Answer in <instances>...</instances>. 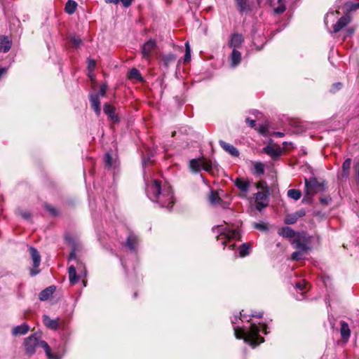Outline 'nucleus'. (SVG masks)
I'll use <instances>...</instances> for the list:
<instances>
[{"mask_svg":"<svg viewBox=\"0 0 359 359\" xmlns=\"http://www.w3.org/2000/svg\"><path fill=\"white\" fill-rule=\"evenodd\" d=\"M146 193L149 198L157 203L162 208H172L175 203L173 192L171 187L168 184L161 185L156 180L147 184Z\"/></svg>","mask_w":359,"mask_h":359,"instance_id":"nucleus-1","label":"nucleus"},{"mask_svg":"<svg viewBox=\"0 0 359 359\" xmlns=\"http://www.w3.org/2000/svg\"><path fill=\"white\" fill-rule=\"evenodd\" d=\"M237 320L238 317L236 316H235L231 320V323L233 324V327L234 330V334L236 339H243L245 343L249 344L253 348L264 341V338L260 337L259 335V333L262 329L265 334H267L266 325H257L252 323L251 324L249 330L246 332L244 329L236 326Z\"/></svg>","mask_w":359,"mask_h":359,"instance_id":"nucleus-2","label":"nucleus"},{"mask_svg":"<svg viewBox=\"0 0 359 359\" xmlns=\"http://www.w3.org/2000/svg\"><path fill=\"white\" fill-rule=\"evenodd\" d=\"M212 231L217 233V241H220L224 247L229 246L231 250L234 248L236 242L241 238L239 231L232 225L224 224L218 225L212 227Z\"/></svg>","mask_w":359,"mask_h":359,"instance_id":"nucleus-3","label":"nucleus"},{"mask_svg":"<svg viewBox=\"0 0 359 359\" xmlns=\"http://www.w3.org/2000/svg\"><path fill=\"white\" fill-rule=\"evenodd\" d=\"M25 352L27 355H32L36 351V347H41L44 349L47 357L49 359H60L57 355L51 353L49 345L45 341L40 340V337L34 334L25 341Z\"/></svg>","mask_w":359,"mask_h":359,"instance_id":"nucleus-4","label":"nucleus"},{"mask_svg":"<svg viewBox=\"0 0 359 359\" xmlns=\"http://www.w3.org/2000/svg\"><path fill=\"white\" fill-rule=\"evenodd\" d=\"M292 245L297 249V251L294 252L291 256L293 260L302 259L308 255L309 247L307 238L302 240L301 238L297 237L296 240L292 241Z\"/></svg>","mask_w":359,"mask_h":359,"instance_id":"nucleus-5","label":"nucleus"},{"mask_svg":"<svg viewBox=\"0 0 359 359\" xmlns=\"http://www.w3.org/2000/svg\"><path fill=\"white\" fill-rule=\"evenodd\" d=\"M212 162L207 158H194L189 161V168L193 172H198L201 170L210 172L212 169Z\"/></svg>","mask_w":359,"mask_h":359,"instance_id":"nucleus-6","label":"nucleus"},{"mask_svg":"<svg viewBox=\"0 0 359 359\" xmlns=\"http://www.w3.org/2000/svg\"><path fill=\"white\" fill-rule=\"evenodd\" d=\"M278 233L283 237L290 238L291 241L292 240H296L297 237L299 238H301L302 240L307 238L305 234L295 232L292 228L289 226H284L280 228Z\"/></svg>","mask_w":359,"mask_h":359,"instance_id":"nucleus-7","label":"nucleus"},{"mask_svg":"<svg viewBox=\"0 0 359 359\" xmlns=\"http://www.w3.org/2000/svg\"><path fill=\"white\" fill-rule=\"evenodd\" d=\"M32 259L33 260V268L30 270V275L34 276L39 273V268L41 262V256L36 248L34 247L29 248Z\"/></svg>","mask_w":359,"mask_h":359,"instance_id":"nucleus-8","label":"nucleus"},{"mask_svg":"<svg viewBox=\"0 0 359 359\" xmlns=\"http://www.w3.org/2000/svg\"><path fill=\"white\" fill-rule=\"evenodd\" d=\"M304 182L305 187L304 191L305 197L303 201H311L314 195V177L305 178Z\"/></svg>","mask_w":359,"mask_h":359,"instance_id":"nucleus-9","label":"nucleus"},{"mask_svg":"<svg viewBox=\"0 0 359 359\" xmlns=\"http://www.w3.org/2000/svg\"><path fill=\"white\" fill-rule=\"evenodd\" d=\"M256 208L259 211L268 205V193L258 191L255 196Z\"/></svg>","mask_w":359,"mask_h":359,"instance_id":"nucleus-10","label":"nucleus"},{"mask_svg":"<svg viewBox=\"0 0 359 359\" xmlns=\"http://www.w3.org/2000/svg\"><path fill=\"white\" fill-rule=\"evenodd\" d=\"M352 18L350 15L346 14L341 16L337 22L333 25V32L337 33L351 22Z\"/></svg>","mask_w":359,"mask_h":359,"instance_id":"nucleus-11","label":"nucleus"},{"mask_svg":"<svg viewBox=\"0 0 359 359\" xmlns=\"http://www.w3.org/2000/svg\"><path fill=\"white\" fill-rule=\"evenodd\" d=\"M156 46V43L154 39H149L146 43H144L142 48V53L143 57L148 60L151 53L154 50Z\"/></svg>","mask_w":359,"mask_h":359,"instance_id":"nucleus-12","label":"nucleus"},{"mask_svg":"<svg viewBox=\"0 0 359 359\" xmlns=\"http://www.w3.org/2000/svg\"><path fill=\"white\" fill-rule=\"evenodd\" d=\"M263 151L273 160L278 159L283 152L280 148H275L271 145L264 147Z\"/></svg>","mask_w":359,"mask_h":359,"instance_id":"nucleus-13","label":"nucleus"},{"mask_svg":"<svg viewBox=\"0 0 359 359\" xmlns=\"http://www.w3.org/2000/svg\"><path fill=\"white\" fill-rule=\"evenodd\" d=\"M219 143L221 147L230 155L236 157L239 156L238 150L233 145L223 140H219Z\"/></svg>","mask_w":359,"mask_h":359,"instance_id":"nucleus-14","label":"nucleus"},{"mask_svg":"<svg viewBox=\"0 0 359 359\" xmlns=\"http://www.w3.org/2000/svg\"><path fill=\"white\" fill-rule=\"evenodd\" d=\"M100 98V97H99V95H90V102L91 104V107L97 116H100L101 113Z\"/></svg>","mask_w":359,"mask_h":359,"instance_id":"nucleus-15","label":"nucleus"},{"mask_svg":"<svg viewBox=\"0 0 359 359\" xmlns=\"http://www.w3.org/2000/svg\"><path fill=\"white\" fill-rule=\"evenodd\" d=\"M104 112L114 122H118V117L115 114V108L111 104L106 103L104 105Z\"/></svg>","mask_w":359,"mask_h":359,"instance_id":"nucleus-16","label":"nucleus"},{"mask_svg":"<svg viewBox=\"0 0 359 359\" xmlns=\"http://www.w3.org/2000/svg\"><path fill=\"white\" fill-rule=\"evenodd\" d=\"M59 319H51L48 316L44 315L43 316V321L44 325L51 330H57L59 327Z\"/></svg>","mask_w":359,"mask_h":359,"instance_id":"nucleus-17","label":"nucleus"},{"mask_svg":"<svg viewBox=\"0 0 359 359\" xmlns=\"http://www.w3.org/2000/svg\"><path fill=\"white\" fill-rule=\"evenodd\" d=\"M341 328H340V334L341 338L344 341H347L351 336V330L349 328L348 324L345 321L340 322Z\"/></svg>","mask_w":359,"mask_h":359,"instance_id":"nucleus-18","label":"nucleus"},{"mask_svg":"<svg viewBox=\"0 0 359 359\" xmlns=\"http://www.w3.org/2000/svg\"><path fill=\"white\" fill-rule=\"evenodd\" d=\"M138 237L133 233H130L127 238L126 245L130 250L135 251L138 244Z\"/></svg>","mask_w":359,"mask_h":359,"instance_id":"nucleus-19","label":"nucleus"},{"mask_svg":"<svg viewBox=\"0 0 359 359\" xmlns=\"http://www.w3.org/2000/svg\"><path fill=\"white\" fill-rule=\"evenodd\" d=\"M235 185L243 193H247L249 190L250 181L243 178H237L235 180Z\"/></svg>","mask_w":359,"mask_h":359,"instance_id":"nucleus-20","label":"nucleus"},{"mask_svg":"<svg viewBox=\"0 0 359 359\" xmlns=\"http://www.w3.org/2000/svg\"><path fill=\"white\" fill-rule=\"evenodd\" d=\"M243 41V37L241 34L238 33H234L231 35L229 46L236 49V48L239 47Z\"/></svg>","mask_w":359,"mask_h":359,"instance_id":"nucleus-21","label":"nucleus"},{"mask_svg":"<svg viewBox=\"0 0 359 359\" xmlns=\"http://www.w3.org/2000/svg\"><path fill=\"white\" fill-rule=\"evenodd\" d=\"M11 41L6 36H0V52L7 53L11 49Z\"/></svg>","mask_w":359,"mask_h":359,"instance_id":"nucleus-22","label":"nucleus"},{"mask_svg":"<svg viewBox=\"0 0 359 359\" xmlns=\"http://www.w3.org/2000/svg\"><path fill=\"white\" fill-rule=\"evenodd\" d=\"M55 287L52 285L46 287L39 293V298L41 301H46L54 293Z\"/></svg>","mask_w":359,"mask_h":359,"instance_id":"nucleus-23","label":"nucleus"},{"mask_svg":"<svg viewBox=\"0 0 359 359\" xmlns=\"http://www.w3.org/2000/svg\"><path fill=\"white\" fill-rule=\"evenodd\" d=\"M29 330V327L27 324L23 323L20 325H18L16 327H14L12 330V334L14 336H20V335H24Z\"/></svg>","mask_w":359,"mask_h":359,"instance_id":"nucleus-24","label":"nucleus"},{"mask_svg":"<svg viewBox=\"0 0 359 359\" xmlns=\"http://www.w3.org/2000/svg\"><path fill=\"white\" fill-rule=\"evenodd\" d=\"M295 285L297 290L299 291V296L297 295L296 298L297 300H302L304 298V296L307 288L306 283L304 280H302L296 283Z\"/></svg>","mask_w":359,"mask_h":359,"instance_id":"nucleus-25","label":"nucleus"},{"mask_svg":"<svg viewBox=\"0 0 359 359\" xmlns=\"http://www.w3.org/2000/svg\"><path fill=\"white\" fill-rule=\"evenodd\" d=\"M304 215L305 212L304 211L288 215L285 219V223L287 224H294L299 217H301Z\"/></svg>","mask_w":359,"mask_h":359,"instance_id":"nucleus-26","label":"nucleus"},{"mask_svg":"<svg viewBox=\"0 0 359 359\" xmlns=\"http://www.w3.org/2000/svg\"><path fill=\"white\" fill-rule=\"evenodd\" d=\"M230 60H231V65L233 67L237 66L241 62V53L236 49L233 48V50L231 53V57H230Z\"/></svg>","mask_w":359,"mask_h":359,"instance_id":"nucleus-27","label":"nucleus"},{"mask_svg":"<svg viewBox=\"0 0 359 359\" xmlns=\"http://www.w3.org/2000/svg\"><path fill=\"white\" fill-rule=\"evenodd\" d=\"M236 2L240 13L248 12L250 11L249 0H236Z\"/></svg>","mask_w":359,"mask_h":359,"instance_id":"nucleus-28","label":"nucleus"},{"mask_svg":"<svg viewBox=\"0 0 359 359\" xmlns=\"http://www.w3.org/2000/svg\"><path fill=\"white\" fill-rule=\"evenodd\" d=\"M252 172L254 174L262 175L264 173L265 171V165L263 163L259 161L252 162Z\"/></svg>","mask_w":359,"mask_h":359,"instance_id":"nucleus-29","label":"nucleus"},{"mask_svg":"<svg viewBox=\"0 0 359 359\" xmlns=\"http://www.w3.org/2000/svg\"><path fill=\"white\" fill-rule=\"evenodd\" d=\"M68 272H69V282H70L71 285L76 284L78 282L79 278V277L76 275V267L73 265L70 266L68 269Z\"/></svg>","mask_w":359,"mask_h":359,"instance_id":"nucleus-30","label":"nucleus"},{"mask_svg":"<svg viewBox=\"0 0 359 359\" xmlns=\"http://www.w3.org/2000/svg\"><path fill=\"white\" fill-rule=\"evenodd\" d=\"M327 189V182L325 180H318L316 178V194L318 193L323 194Z\"/></svg>","mask_w":359,"mask_h":359,"instance_id":"nucleus-31","label":"nucleus"},{"mask_svg":"<svg viewBox=\"0 0 359 359\" xmlns=\"http://www.w3.org/2000/svg\"><path fill=\"white\" fill-rule=\"evenodd\" d=\"M318 201L323 208H327L331 204L332 200L330 195L323 194L318 197Z\"/></svg>","mask_w":359,"mask_h":359,"instance_id":"nucleus-32","label":"nucleus"},{"mask_svg":"<svg viewBox=\"0 0 359 359\" xmlns=\"http://www.w3.org/2000/svg\"><path fill=\"white\" fill-rule=\"evenodd\" d=\"M351 165V159L348 158L345 160L342 165V173L341 177L343 178H347L349 175V169Z\"/></svg>","mask_w":359,"mask_h":359,"instance_id":"nucleus-33","label":"nucleus"},{"mask_svg":"<svg viewBox=\"0 0 359 359\" xmlns=\"http://www.w3.org/2000/svg\"><path fill=\"white\" fill-rule=\"evenodd\" d=\"M76 6L77 4L74 1L69 0L65 5V10L66 13L71 15L75 12Z\"/></svg>","mask_w":359,"mask_h":359,"instance_id":"nucleus-34","label":"nucleus"},{"mask_svg":"<svg viewBox=\"0 0 359 359\" xmlns=\"http://www.w3.org/2000/svg\"><path fill=\"white\" fill-rule=\"evenodd\" d=\"M127 76L129 79H136L137 81H142V77L140 75V72L135 68L131 69L128 72Z\"/></svg>","mask_w":359,"mask_h":359,"instance_id":"nucleus-35","label":"nucleus"},{"mask_svg":"<svg viewBox=\"0 0 359 359\" xmlns=\"http://www.w3.org/2000/svg\"><path fill=\"white\" fill-rule=\"evenodd\" d=\"M287 196L294 201H297L301 198L302 192L299 189H289L287 191Z\"/></svg>","mask_w":359,"mask_h":359,"instance_id":"nucleus-36","label":"nucleus"},{"mask_svg":"<svg viewBox=\"0 0 359 359\" xmlns=\"http://www.w3.org/2000/svg\"><path fill=\"white\" fill-rule=\"evenodd\" d=\"M209 201L210 203L212 205H217L219 203L220 201H222L220 197L219 196V194L213 191H212L210 194Z\"/></svg>","mask_w":359,"mask_h":359,"instance_id":"nucleus-37","label":"nucleus"},{"mask_svg":"<svg viewBox=\"0 0 359 359\" xmlns=\"http://www.w3.org/2000/svg\"><path fill=\"white\" fill-rule=\"evenodd\" d=\"M238 251L240 256L243 257L249 254L250 245L247 243H244L239 247Z\"/></svg>","mask_w":359,"mask_h":359,"instance_id":"nucleus-38","label":"nucleus"},{"mask_svg":"<svg viewBox=\"0 0 359 359\" xmlns=\"http://www.w3.org/2000/svg\"><path fill=\"white\" fill-rule=\"evenodd\" d=\"M176 60V57L174 54H168L163 56V61L164 65L167 67L169 64L174 62Z\"/></svg>","mask_w":359,"mask_h":359,"instance_id":"nucleus-39","label":"nucleus"},{"mask_svg":"<svg viewBox=\"0 0 359 359\" xmlns=\"http://www.w3.org/2000/svg\"><path fill=\"white\" fill-rule=\"evenodd\" d=\"M278 3L279 5L278 7L274 8V13L276 14H281L285 11L286 7L285 4L283 3V0H278Z\"/></svg>","mask_w":359,"mask_h":359,"instance_id":"nucleus-40","label":"nucleus"},{"mask_svg":"<svg viewBox=\"0 0 359 359\" xmlns=\"http://www.w3.org/2000/svg\"><path fill=\"white\" fill-rule=\"evenodd\" d=\"M69 39L70 41L73 43L75 47H79L82 43L81 38L78 36H76L75 34L70 35Z\"/></svg>","mask_w":359,"mask_h":359,"instance_id":"nucleus-41","label":"nucleus"},{"mask_svg":"<svg viewBox=\"0 0 359 359\" xmlns=\"http://www.w3.org/2000/svg\"><path fill=\"white\" fill-rule=\"evenodd\" d=\"M185 55L184 58V63L189 62L191 60V48L189 42H186L185 43Z\"/></svg>","mask_w":359,"mask_h":359,"instance_id":"nucleus-42","label":"nucleus"},{"mask_svg":"<svg viewBox=\"0 0 359 359\" xmlns=\"http://www.w3.org/2000/svg\"><path fill=\"white\" fill-rule=\"evenodd\" d=\"M343 87V83L341 82H337L332 84L330 88V92L332 93H336L337 91L341 90Z\"/></svg>","mask_w":359,"mask_h":359,"instance_id":"nucleus-43","label":"nucleus"},{"mask_svg":"<svg viewBox=\"0 0 359 359\" xmlns=\"http://www.w3.org/2000/svg\"><path fill=\"white\" fill-rule=\"evenodd\" d=\"M107 89V86L106 84H102L100 86L99 92L97 93H96L95 95H99V97H104L106 95Z\"/></svg>","mask_w":359,"mask_h":359,"instance_id":"nucleus-44","label":"nucleus"},{"mask_svg":"<svg viewBox=\"0 0 359 359\" xmlns=\"http://www.w3.org/2000/svg\"><path fill=\"white\" fill-rule=\"evenodd\" d=\"M104 162H105L106 166H107V167L112 166V158L109 153L106 154V155H105Z\"/></svg>","mask_w":359,"mask_h":359,"instance_id":"nucleus-45","label":"nucleus"},{"mask_svg":"<svg viewBox=\"0 0 359 359\" xmlns=\"http://www.w3.org/2000/svg\"><path fill=\"white\" fill-rule=\"evenodd\" d=\"M46 208L52 215H53V216L57 215V211L54 207H53L50 205H46Z\"/></svg>","mask_w":359,"mask_h":359,"instance_id":"nucleus-46","label":"nucleus"},{"mask_svg":"<svg viewBox=\"0 0 359 359\" xmlns=\"http://www.w3.org/2000/svg\"><path fill=\"white\" fill-rule=\"evenodd\" d=\"M355 32V27H351L346 30L345 38L347 36H351Z\"/></svg>","mask_w":359,"mask_h":359,"instance_id":"nucleus-47","label":"nucleus"},{"mask_svg":"<svg viewBox=\"0 0 359 359\" xmlns=\"http://www.w3.org/2000/svg\"><path fill=\"white\" fill-rule=\"evenodd\" d=\"M96 65V62L93 60L89 59L88 60V68L89 71H93Z\"/></svg>","mask_w":359,"mask_h":359,"instance_id":"nucleus-48","label":"nucleus"},{"mask_svg":"<svg viewBox=\"0 0 359 359\" xmlns=\"http://www.w3.org/2000/svg\"><path fill=\"white\" fill-rule=\"evenodd\" d=\"M20 215L25 219L29 220L31 218V213L28 211H22L20 212Z\"/></svg>","mask_w":359,"mask_h":359,"instance_id":"nucleus-49","label":"nucleus"},{"mask_svg":"<svg viewBox=\"0 0 359 359\" xmlns=\"http://www.w3.org/2000/svg\"><path fill=\"white\" fill-rule=\"evenodd\" d=\"M254 226L255 228L259 229V230H262V231H264V230H266V226L264 224H262V223H255L254 224Z\"/></svg>","mask_w":359,"mask_h":359,"instance_id":"nucleus-50","label":"nucleus"},{"mask_svg":"<svg viewBox=\"0 0 359 359\" xmlns=\"http://www.w3.org/2000/svg\"><path fill=\"white\" fill-rule=\"evenodd\" d=\"M76 268L79 271H81V273H83L81 270L83 269V276L86 275V270L82 263H78Z\"/></svg>","mask_w":359,"mask_h":359,"instance_id":"nucleus-51","label":"nucleus"},{"mask_svg":"<svg viewBox=\"0 0 359 359\" xmlns=\"http://www.w3.org/2000/svg\"><path fill=\"white\" fill-rule=\"evenodd\" d=\"M120 1L122 3L123 6L127 8L131 5L133 0H120Z\"/></svg>","mask_w":359,"mask_h":359,"instance_id":"nucleus-52","label":"nucleus"},{"mask_svg":"<svg viewBox=\"0 0 359 359\" xmlns=\"http://www.w3.org/2000/svg\"><path fill=\"white\" fill-rule=\"evenodd\" d=\"M246 123L251 128H253L255 126V121L252 120V119H250L249 118H246Z\"/></svg>","mask_w":359,"mask_h":359,"instance_id":"nucleus-53","label":"nucleus"},{"mask_svg":"<svg viewBox=\"0 0 359 359\" xmlns=\"http://www.w3.org/2000/svg\"><path fill=\"white\" fill-rule=\"evenodd\" d=\"M262 316H263V312L252 313L249 316V317H257L259 318H262Z\"/></svg>","mask_w":359,"mask_h":359,"instance_id":"nucleus-54","label":"nucleus"},{"mask_svg":"<svg viewBox=\"0 0 359 359\" xmlns=\"http://www.w3.org/2000/svg\"><path fill=\"white\" fill-rule=\"evenodd\" d=\"M8 69L6 67H0V79L1 76L7 73Z\"/></svg>","mask_w":359,"mask_h":359,"instance_id":"nucleus-55","label":"nucleus"},{"mask_svg":"<svg viewBox=\"0 0 359 359\" xmlns=\"http://www.w3.org/2000/svg\"><path fill=\"white\" fill-rule=\"evenodd\" d=\"M248 316L245 315V314H242V313L241 312L240 313V317H239V319L241 320L242 321H244V320H246V321H250L249 319H248Z\"/></svg>","mask_w":359,"mask_h":359,"instance_id":"nucleus-56","label":"nucleus"},{"mask_svg":"<svg viewBox=\"0 0 359 359\" xmlns=\"http://www.w3.org/2000/svg\"><path fill=\"white\" fill-rule=\"evenodd\" d=\"M106 3L107 4H117L120 0H104Z\"/></svg>","mask_w":359,"mask_h":359,"instance_id":"nucleus-57","label":"nucleus"},{"mask_svg":"<svg viewBox=\"0 0 359 359\" xmlns=\"http://www.w3.org/2000/svg\"><path fill=\"white\" fill-rule=\"evenodd\" d=\"M69 259H76V252L74 250H73L72 252H71L70 255H69Z\"/></svg>","mask_w":359,"mask_h":359,"instance_id":"nucleus-58","label":"nucleus"},{"mask_svg":"<svg viewBox=\"0 0 359 359\" xmlns=\"http://www.w3.org/2000/svg\"><path fill=\"white\" fill-rule=\"evenodd\" d=\"M276 136H278V137H283L284 136V133H280V132H277V133H276Z\"/></svg>","mask_w":359,"mask_h":359,"instance_id":"nucleus-59","label":"nucleus"},{"mask_svg":"<svg viewBox=\"0 0 359 359\" xmlns=\"http://www.w3.org/2000/svg\"><path fill=\"white\" fill-rule=\"evenodd\" d=\"M357 180H358V184H359V168L357 171Z\"/></svg>","mask_w":359,"mask_h":359,"instance_id":"nucleus-60","label":"nucleus"},{"mask_svg":"<svg viewBox=\"0 0 359 359\" xmlns=\"http://www.w3.org/2000/svg\"><path fill=\"white\" fill-rule=\"evenodd\" d=\"M321 359H327V357L324 355L321 358Z\"/></svg>","mask_w":359,"mask_h":359,"instance_id":"nucleus-61","label":"nucleus"},{"mask_svg":"<svg viewBox=\"0 0 359 359\" xmlns=\"http://www.w3.org/2000/svg\"><path fill=\"white\" fill-rule=\"evenodd\" d=\"M146 164V161L144 159H143V165H144Z\"/></svg>","mask_w":359,"mask_h":359,"instance_id":"nucleus-62","label":"nucleus"},{"mask_svg":"<svg viewBox=\"0 0 359 359\" xmlns=\"http://www.w3.org/2000/svg\"><path fill=\"white\" fill-rule=\"evenodd\" d=\"M90 79L93 81L94 79L93 76H90Z\"/></svg>","mask_w":359,"mask_h":359,"instance_id":"nucleus-63","label":"nucleus"},{"mask_svg":"<svg viewBox=\"0 0 359 359\" xmlns=\"http://www.w3.org/2000/svg\"><path fill=\"white\" fill-rule=\"evenodd\" d=\"M301 131H302V130H297L296 132H297V133H299V132H301Z\"/></svg>","mask_w":359,"mask_h":359,"instance_id":"nucleus-64","label":"nucleus"}]
</instances>
